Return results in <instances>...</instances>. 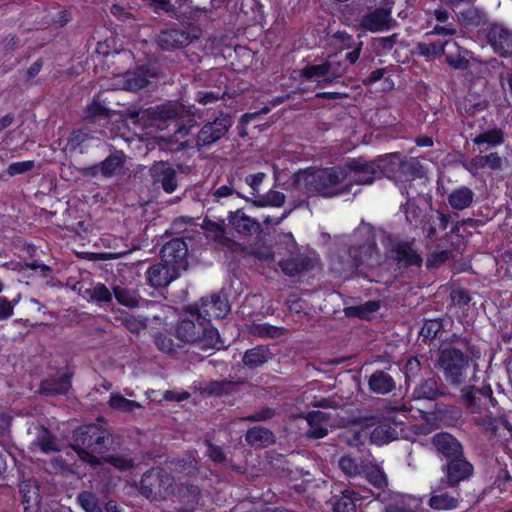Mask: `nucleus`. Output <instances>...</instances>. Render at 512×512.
Wrapping results in <instances>:
<instances>
[{
    "label": "nucleus",
    "mask_w": 512,
    "mask_h": 512,
    "mask_svg": "<svg viewBox=\"0 0 512 512\" xmlns=\"http://www.w3.org/2000/svg\"><path fill=\"white\" fill-rule=\"evenodd\" d=\"M395 0H362L343 14L347 25L377 33L389 31L395 21L392 17Z\"/></svg>",
    "instance_id": "obj_1"
},
{
    "label": "nucleus",
    "mask_w": 512,
    "mask_h": 512,
    "mask_svg": "<svg viewBox=\"0 0 512 512\" xmlns=\"http://www.w3.org/2000/svg\"><path fill=\"white\" fill-rule=\"evenodd\" d=\"M345 181L346 174L342 168H308L294 176L298 190L308 195L319 194L324 197H334L348 192Z\"/></svg>",
    "instance_id": "obj_2"
},
{
    "label": "nucleus",
    "mask_w": 512,
    "mask_h": 512,
    "mask_svg": "<svg viewBox=\"0 0 512 512\" xmlns=\"http://www.w3.org/2000/svg\"><path fill=\"white\" fill-rule=\"evenodd\" d=\"M176 337L182 342L197 343L201 349H225L218 330L204 320L201 313L192 305L178 321L175 328Z\"/></svg>",
    "instance_id": "obj_3"
},
{
    "label": "nucleus",
    "mask_w": 512,
    "mask_h": 512,
    "mask_svg": "<svg viewBox=\"0 0 512 512\" xmlns=\"http://www.w3.org/2000/svg\"><path fill=\"white\" fill-rule=\"evenodd\" d=\"M362 233L367 234L364 244L358 248L352 247L346 259L341 257L331 259L332 271L344 278L351 276L360 267L373 268L382 264V256L376 250L370 228L368 226L360 227L355 231L354 236L356 237Z\"/></svg>",
    "instance_id": "obj_4"
},
{
    "label": "nucleus",
    "mask_w": 512,
    "mask_h": 512,
    "mask_svg": "<svg viewBox=\"0 0 512 512\" xmlns=\"http://www.w3.org/2000/svg\"><path fill=\"white\" fill-rule=\"evenodd\" d=\"M108 437L99 426L90 424L75 432L74 448L79 457L92 465L100 463V455L107 447Z\"/></svg>",
    "instance_id": "obj_5"
},
{
    "label": "nucleus",
    "mask_w": 512,
    "mask_h": 512,
    "mask_svg": "<svg viewBox=\"0 0 512 512\" xmlns=\"http://www.w3.org/2000/svg\"><path fill=\"white\" fill-rule=\"evenodd\" d=\"M387 157H379L373 161H367L363 158L352 159L347 162L346 167L342 168L346 174L345 185H347L348 192L351 191L353 184L357 185H370L381 174L391 172L392 169L388 168Z\"/></svg>",
    "instance_id": "obj_6"
},
{
    "label": "nucleus",
    "mask_w": 512,
    "mask_h": 512,
    "mask_svg": "<svg viewBox=\"0 0 512 512\" xmlns=\"http://www.w3.org/2000/svg\"><path fill=\"white\" fill-rule=\"evenodd\" d=\"M174 479L160 468L147 471L141 479V493L153 500H162L173 493Z\"/></svg>",
    "instance_id": "obj_7"
},
{
    "label": "nucleus",
    "mask_w": 512,
    "mask_h": 512,
    "mask_svg": "<svg viewBox=\"0 0 512 512\" xmlns=\"http://www.w3.org/2000/svg\"><path fill=\"white\" fill-rule=\"evenodd\" d=\"M401 411H407L405 406L396 407L388 405L384 408V413L386 414V416H384L385 422L377 425L373 429L370 435L372 443L377 445H383L397 438L398 433L396 427L399 424H402L403 420L395 416H391L390 414Z\"/></svg>",
    "instance_id": "obj_8"
},
{
    "label": "nucleus",
    "mask_w": 512,
    "mask_h": 512,
    "mask_svg": "<svg viewBox=\"0 0 512 512\" xmlns=\"http://www.w3.org/2000/svg\"><path fill=\"white\" fill-rule=\"evenodd\" d=\"M192 306L209 323H211L212 318H224L231 310L227 295L223 292L202 297L198 304Z\"/></svg>",
    "instance_id": "obj_9"
},
{
    "label": "nucleus",
    "mask_w": 512,
    "mask_h": 512,
    "mask_svg": "<svg viewBox=\"0 0 512 512\" xmlns=\"http://www.w3.org/2000/svg\"><path fill=\"white\" fill-rule=\"evenodd\" d=\"M440 365L446 378L456 385L465 381L470 370L467 354H441Z\"/></svg>",
    "instance_id": "obj_10"
},
{
    "label": "nucleus",
    "mask_w": 512,
    "mask_h": 512,
    "mask_svg": "<svg viewBox=\"0 0 512 512\" xmlns=\"http://www.w3.org/2000/svg\"><path fill=\"white\" fill-rule=\"evenodd\" d=\"M483 33L493 50L500 56L512 55V30L502 24H488Z\"/></svg>",
    "instance_id": "obj_11"
},
{
    "label": "nucleus",
    "mask_w": 512,
    "mask_h": 512,
    "mask_svg": "<svg viewBox=\"0 0 512 512\" xmlns=\"http://www.w3.org/2000/svg\"><path fill=\"white\" fill-rule=\"evenodd\" d=\"M231 125L232 121L228 115H221L213 122L204 125L197 135V147L212 145L227 133Z\"/></svg>",
    "instance_id": "obj_12"
},
{
    "label": "nucleus",
    "mask_w": 512,
    "mask_h": 512,
    "mask_svg": "<svg viewBox=\"0 0 512 512\" xmlns=\"http://www.w3.org/2000/svg\"><path fill=\"white\" fill-rule=\"evenodd\" d=\"M187 253V244L181 238H175L167 242L160 251L162 261L177 271L186 268Z\"/></svg>",
    "instance_id": "obj_13"
},
{
    "label": "nucleus",
    "mask_w": 512,
    "mask_h": 512,
    "mask_svg": "<svg viewBox=\"0 0 512 512\" xmlns=\"http://www.w3.org/2000/svg\"><path fill=\"white\" fill-rule=\"evenodd\" d=\"M156 76V71L150 66H142L136 71H128L122 75H117V85L127 91L136 92L146 87L151 79Z\"/></svg>",
    "instance_id": "obj_14"
},
{
    "label": "nucleus",
    "mask_w": 512,
    "mask_h": 512,
    "mask_svg": "<svg viewBox=\"0 0 512 512\" xmlns=\"http://www.w3.org/2000/svg\"><path fill=\"white\" fill-rule=\"evenodd\" d=\"M446 476L447 485L457 486L461 481L468 480L474 472L473 465L468 462L463 455L452 458L443 467Z\"/></svg>",
    "instance_id": "obj_15"
},
{
    "label": "nucleus",
    "mask_w": 512,
    "mask_h": 512,
    "mask_svg": "<svg viewBox=\"0 0 512 512\" xmlns=\"http://www.w3.org/2000/svg\"><path fill=\"white\" fill-rule=\"evenodd\" d=\"M342 71L334 67L332 61H327L319 65L306 66L302 72L301 77L306 81L316 82L317 86L321 83H330L337 78Z\"/></svg>",
    "instance_id": "obj_16"
},
{
    "label": "nucleus",
    "mask_w": 512,
    "mask_h": 512,
    "mask_svg": "<svg viewBox=\"0 0 512 512\" xmlns=\"http://www.w3.org/2000/svg\"><path fill=\"white\" fill-rule=\"evenodd\" d=\"M155 183H159L166 193H173L178 186L176 170L166 162H157L151 169Z\"/></svg>",
    "instance_id": "obj_17"
},
{
    "label": "nucleus",
    "mask_w": 512,
    "mask_h": 512,
    "mask_svg": "<svg viewBox=\"0 0 512 512\" xmlns=\"http://www.w3.org/2000/svg\"><path fill=\"white\" fill-rule=\"evenodd\" d=\"M432 444L438 454L448 460L461 456L462 446L456 438L449 433H438L432 437Z\"/></svg>",
    "instance_id": "obj_18"
},
{
    "label": "nucleus",
    "mask_w": 512,
    "mask_h": 512,
    "mask_svg": "<svg viewBox=\"0 0 512 512\" xmlns=\"http://www.w3.org/2000/svg\"><path fill=\"white\" fill-rule=\"evenodd\" d=\"M387 259H392L401 265H415L420 266L422 258L420 255L410 246L404 243H391V248L386 255Z\"/></svg>",
    "instance_id": "obj_19"
},
{
    "label": "nucleus",
    "mask_w": 512,
    "mask_h": 512,
    "mask_svg": "<svg viewBox=\"0 0 512 512\" xmlns=\"http://www.w3.org/2000/svg\"><path fill=\"white\" fill-rule=\"evenodd\" d=\"M192 41L190 35L180 29H168L162 31L158 38L157 43L163 50H174L184 45L189 44Z\"/></svg>",
    "instance_id": "obj_20"
},
{
    "label": "nucleus",
    "mask_w": 512,
    "mask_h": 512,
    "mask_svg": "<svg viewBox=\"0 0 512 512\" xmlns=\"http://www.w3.org/2000/svg\"><path fill=\"white\" fill-rule=\"evenodd\" d=\"M309 429L306 435L310 439H320L328 434L330 426L329 415L322 411H312L306 416Z\"/></svg>",
    "instance_id": "obj_21"
},
{
    "label": "nucleus",
    "mask_w": 512,
    "mask_h": 512,
    "mask_svg": "<svg viewBox=\"0 0 512 512\" xmlns=\"http://www.w3.org/2000/svg\"><path fill=\"white\" fill-rule=\"evenodd\" d=\"M178 271L167 265L166 263L155 264L146 272L147 280L153 287L167 286L174 278Z\"/></svg>",
    "instance_id": "obj_22"
},
{
    "label": "nucleus",
    "mask_w": 512,
    "mask_h": 512,
    "mask_svg": "<svg viewBox=\"0 0 512 512\" xmlns=\"http://www.w3.org/2000/svg\"><path fill=\"white\" fill-rule=\"evenodd\" d=\"M459 502V494L453 495L450 492L443 491L438 488H433L430 493L428 505L434 510L447 511L457 508Z\"/></svg>",
    "instance_id": "obj_23"
},
{
    "label": "nucleus",
    "mask_w": 512,
    "mask_h": 512,
    "mask_svg": "<svg viewBox=\"0 0 512 512\" xmlns=\"http://www.w3.org/2000/svg\"><path fill=\"white\" fill-rule=\"evenodd\" d=\"M73 372L66 368L57 379H47L41 384V392L48 396L66 393L71 387Z\"/></svg>",
    "instance_id": "obj_24"
},
{
    "label": "nucleus",
    "mask_w": 512,
    "mask_h": 512,
    "mask_svg": "<svg viewBox=\"0 0 512 512\" xmlns=\"http://www.w3.org/2000/svg\"><path fill=\"white\" fill-rule=\"evenodd\" d=\"M361 475L377 490L370 492L372 496L379 495V492L387 487V476L377 464H365Z\"/></svg>",
    "instance_id": "obj_25"
},
{
    "label": "nucleus",
    "mask_w": 512,
    "mask_h": 512,
    "mask_svg": "<svg viewBox=\"0 0 512 512\" xmlns=\"http://www.w3.org/2000/svg\"><path fill=\"white\" fill-rule=\"evenodd\" d=\"M474 196V192L469 187L460 186L452 190L447 201L452 209L464 210L472 205Z\"/></svg>",
    "instance_id": "obj_26"
},
{
    "label": "nucleus",
    "mask_w": 512,
    "mask_h": 512,
    "mask_svg": "<svg viewBox=\"0 0 512 512\" xmlns=\"http://www.w3.org/2000/svg\"><path fill=\"white\" fill-rule=\"evenodd\" d=\"M412 184L409 186H400V192L407 195L408 200L405 204L401 205V210L405 213L406 220L411 225H417L421 219V210L413 202L414 193L411 192Z\"/></svg>",
    "instance_id": "obj_27"
},
{
    "label": "nucleus",
    "mask_w": 512,
    "mask_h": 512,
    "mask_svg": "<svg viewBox=\"0 0 512 512\" xmlns=\"http://www.w3.org/2000/svg\"><path fill=\"white\" fill-rule=\"evenodd\" d=\"M369 388L377 394H387L395 388V382L389 374L376 371L369 378Z\"/></svg>",
    "instance_id": "obj_28"
},
{
    "label": "nucleus",
    "mask_w": 512,
    "mask_h": 512,
    "mask_svg": "<svg viewBox=\"0 0 512 512\" xmlns=\"http://www.w3.org/2000/svg\"><path fill=\"white\" fill-rule=\"evenodd\" d=\"M368 497V493L362 494L360 492L346 490L335 502L333 508L334 512H354L356 502L362 499H367Z\"/></svg>",
    "instance_id": "obj_29"
},
{
    "label": "nucleus",
    "mask_w": 512,
    "mask_h": 512,
    "mask_svg": "<svg viewBox=\"0 0 512 512\" xmlns=\"http://www.w3.org/2000/svg\"><path fill=\"white\" fill-rule=\"evenodd\" d=\"M456 15L459 23L465 27L477 28L486 25L485 14L476 8L469 7L463 11H456Z\"/></svg>",
    "instance_id": "obj_30"
},
{
    "label": "nucleus",
    "mask_w": 512,
    "mask_h": 512,
    "mask_svg": "<svg viewBox=\"0 0 512 512\" xmlns=\"http://www.w3.org/2000/svg\"><path fill=\"white\" fill-rule=\"evenodd\" d=\"M229 223L239 233H250L257 225L254 219L247 216L243 211L237 210L230 214Z\"/></svg>",
    "instance_id": "obj_31"
},
{
    "label": "nucleus",
    "mask_w": 512,
    "mask_h": 512,
    "mask_svg": "<svg viewBox=\"0 0 512 512\" xmlns=\"http://www.w3.org/2000/svg\"><path fill=\"white\" fill-rule=\"evenodd\" d=\"M31 445L33 448H39L44 453H50L58 450L55 438L45 428L38 430L37 436Z\"/></svg>",
    "instance_id": "obj_32"
},
{
    "label": "nucleus",
    "mask_w": 512,
    "mask_h": 512,
    "mask_svg": "<svg viewBox=\"0 0 512 512\" xmlns=\"http://www.w3.org/2000/svg\"><path fill=\"white\" fill-rule=\"evenodd\" d=\"M19 491L23 497L22 502L25 505V509L38 504L39 490L33 481H22L19 485Z\"/></svg>",
    "instance_id": "obj_33"
},
{
    "label": "nucleus",
    "mask_w": 512,
    "mask_h": 512,
    "mask_svg": "<svg viewBox=\"0 0 512 512\" xmlns=\"http://www.w3.org/2000/svg\"><path fill=\"white\" fill-rule=\"evenodd\" d=\"M147 113L155 121H165L176 118L178 109L175 104L168 103L151 107L147 110Z\"/></svg>",
    "instance_id": "obj_34"
},
{
    "label": "nucleus",
    "mask_w": 512,
    "mask_h": 512,
    "mask_svg": "<svg viewBox=\"0 0 512 512\" xmlns=\"http://www.w3.org/2000/svg\"><path fill=\"white\" fill-rule=\"evenodd\" d=\"M380 308L377 301H368L359 306H351L345 309V314L349 317H358L368 319L373 313Z\"/></svg>",
    "instance_id": "obj_35"
},
{
    "label": "nucleus",
    "mask_w": 512,
    "mask_h": 512,
    "mask_svg": "<svg viewBox=\"0 0 512 512\" xmlns=\"http://www.w3.org/2000/svg\"><path fill=\"white\" fill-rule=\"evenodd\" d=\"M246 441L252 445H268L274 440L273 434L268 429L263 427H253L246 433Z\"/></svg>",
    "instance_id": "obj_36"
},
{
    "label": "nucleus",
    "mask_w": 512,
    "mask_h": 512,
    "mask_svg": "<svg viewBox=\"0 0 512 512\" xmlns=\"http://www.w3.org/2000/svg\"><path fill=\"white\" fill-rule=\"evenodd\" d=\"M473 142L477 145L499 146L504 142V134L500 129H491L478 135Z\"/></svg>",
    "instance_id": "obj_37"
},
{
    "label": "nucleus",
    "mask_w": 512,
    "mask_h": 512,
    "mask_svg": "<svg viewBox=\"0 0 512 512\" xmlns=\"http://www.w3.org/2000/svg\"><path fill=\"white\" fill-rule=\"evenodd\" d=\"M282 271L288 276H295L308 268V264L302 257L291 258L279 262Z\"/></svg>",
    "instance_id": "obj_38"
},
{
    "label": "nucleus",
    "mask_w": 512,
    "mask_h": 512,
    "mask_svg": "<svg viewBox=\"0 0 512 512\" xmlns=\"http://www.w3.org/2000/svg\"><path fill=\"white\" fill-rule=\"evenodd\" d=\"M413 394L417 399H434L438 394L436 381L432 378L422 381Z\"/></svg>",
    "instance_id": "obj_39"
},
{
    "label": "nucleus",
    "mask_w": 512,
    "mask_h": 512,
    "mask_svg": "<svg viewBox=\"0 0 512 512\" xmlns=\"http://www.w3.org/2000/svg\"><path fill=\"white\" fill-rule=\"evenodd\" d=\"M447 44H449V41L419 43L417 49L419 54L426 58L437 57L444 53V48Z\"/></svg>",
    "instance_id": "obj_40"
},
{
    "label": "nucleus",
    "mask_w": 512,
    "mask_h": 512,
    "mask_svg": "<svg viewBox=\"0 0 512 512\" xmlns=\"http://www.w3.org/2000/svg\"><path fill=\"white\" fill-rule=\"evenodd\" d=\"M363 466L355 458L348 455L342 456L339 459V468L348 477L361 475Z\"/></svg>",
    "instance_id": "obj_41"
},
{
    "label": "nucleus",
    "mask_w": 512,
    "mask_h": 512,
    "mask_svg": "<svg viewBox=\"0 0 512 512\" xmlns=\"http://www.w3.org/2000/svg\"><path fill=\"white\" fill-rule=\"evenodd\" d=\"M78 502L86 512H103L101 503L91 492H81L78 495Z\"/></svg>",
    "instance_id": "obj_42"
},
{
    "label": "nucleus",
    "mask_w": 512,
    "mask_h": 512,
    "mask_svg": "<svg viewBox=\"0 0 512 512\" xmlns=\"http://www.w3.org/2000/svg\"><path fill=\"white\" fill-rule=\"evenodd\" d=\"M121 324L124 325L130 332L139 333L147 326L146 318L125 314L120 318Z\"/></svg>",
    "instance_id": "obj_43"
},
{
    "label": "nucleus",
    "mask_w": 512,
    "mask_h": 512,
    "mask_svg": "<svg viewBox=\"0 0 512 512\" xmlns=\"http://www.w3.org/2000/svg\"><path fill=\"white\" fill-rule=\"evenodd\" d=\"M122 164L121 156L112 155L100 163L99 170L105 176H112L121 169Z\"/></svg>",
    "instance_id": "obj_44"
},
{
    "label": "nucleus",
    "mask_w": 512,
    "mask_h": 512,
    "mask_svg": "<svg viewBox=\"0 0 512 512\" xmlns=\"http://www.w3.org/2000/svg\"><path fill=\"white\" fill-rule=\"evenodd\" d=\"M113 292L116 300L120 304L127 307H135L138 305L137 295L133 291L117 286L114 287Z\"/></svg>",
    "instance_id": "obj_45"
},
{
    "label": "nucleus",
    "mask_w": 512,
    "mask_h": 512,
    "mask_svg": "<svg viewBox=\"0 0 512 512\" xmlns=\"http://www.w3.org/2000/svg\"><path fill=\"white\" fill-rule=\"evenodd\" d=\"M109 403L112 408L120 411H132L134 408L140 407L138 402L128 400L120 394H112Z\"/></svg>",
    "instance_id": "obj_46"
},
{
    "label": "nucleus",
    "mask_w": 512,
    "mask_h": 512,
    "mask_svg": "<svg viewBox=\"0 0 512 512\" xmlns=\"http://www.w3.org/2000/svg\"><path fill=\"white\" fill-rule=\"evenodd\" d=\"M228 184L218 187L213 193L212 198L216 202H220L223 198H228L235 193V176L230 174L227 176Z\"/></svg>",
    "instance_id": "obj_47"
},
{
    "label": "nucleus",
    "mask_w": 512,
    "mask_h": 512,
    "mask_svg": "<svg viewBox=\"0 0 512 512\" xmlns=\"http://www.w3.org/2000/svg\"><path fill=\"white\" fill-rule=\"evenodd\" d=\"M262 303V297L257 294L247 296L244 303L240 307V313L244 317H250L256 313L252 308H258Z\"/></svg>",
    "instance_id": "obj_48"
},
{
    "label": "nucleus",
    "mask_w": 512,
    "mask_h": 512,
    "mask_svg": "<svg viewBox=\"0 0 512 512\" xmlns=\"http://www.w3.org/2000/svg\"><path fill=\"white\" fill-rule=\"evenodd\" d=\"M285 201V196L282 192L270 190L262 199L257 200L255 203L258 206H281Z\"/></svg>",
    "instance_id": "obj_49"
},
{
    "label": "nucleus",
    "mask_w": 512,
    "mask_h": 512,
    "mask_svg": "<svg viewBox=\"0 0 512 512\" xmlns=\"http://www.w3.org/2000/svg\"><path fill=\"white\" fill-rule=\"evenodd\" d=\"M92 300L99 303H107L112 299V293L104 284H96L91 291Z\"/></svg>",
    "instance_id": "obj_50"
},
{
    "label": "nucleus",
    "mask_w": 512,
    "mask_h": 512,
    "mask_svg": "<svg viewBox=\"0 0 512 512\" xmlns=\"http://www.w3.org/2000/svg\"><path fill=\"white\" fill-rule=\"evenodd\" d=\"M254 331L260 336L270 338H278L284 334V329L267 323L257 325Z\"/></svg>",
    "instance_id": "obj_51"
},
{
    "label": "nucleus",
    "mask_w": 512,
    "mask_h": 512,
    "mask_svg": "<svg viewBox=\"0 0 512 512\" xmlns=\"http://www.w3.org/2000/svg\"><path fill=\"white\" fill-rule=\"evenodd\" d=\"M33 167H34V161H31V160L13 162L8 166L7 173L10 176H16V175L23 174L25 172L32 170Z\"/></svg>",
    "instance_id": "obj_52"
},
{
    "label": "nucleus",
    "mask_w": 512,
    "mask_h": 512,
    "mask_svg": "<svg viewBox=\"0 0 512 512\" xmlns=\"http://www.w3.org/2000/svg\"><path fill=\"white\" fill-rule=\"evenodd\" d=\"M441 328V322L436 319L426 320L421 328L420 334L425 338H434Z\"/></svg>",
    "instance_id": "obj_53"
},
{
    "label": "nucleus",
    "mask_w": 512,
    "mask_h": 512,
    "mask_svg": "<svg viewBox=\"0 0 512 512\" xmlns=\"http://www.w3.org/2000/svg\"><path fill=\"white\" fill-rule=\"evenodd\" d=\"M332 44L338 46L340 49L351 48L353 38L351 35L344 31H338L332 36Z\"/></svg>",
    "instance_id": "obj_54"
},
{
    "label": "nucleus",
    "mask_w": 512,
    "mask_h": 512,
    "mask_svg": "<svg viewBox=\"0 0 512 512\" xmlns=\"http://www.w3.org/2000/svg\"><path fill=\"white\" fill-rule=\"evenodd\" d=\"M107 461L120 471H125L133 466L132 459L126 456H110Z\"/></svg>",
    "instance_id": "obj_55"
},
{
    "label": "nucleus",
    "mask_w": 512,
    "mask_h": 512,
    "mask_svg": "<svg viewBox=\"0 0 512 512\" xmlns=\"http://www.w3.org/2000/svg\"><path fill=\"white\" fill-rule=\"evenodd\" d=\"M225 92H202L200 91L197 95V101L203 105L214 103L221 99Z\"/></svg>",
    "instance_id": "obj_56"
},
{
    "label": "nucleus",
    "mask_w": 512,
    "mask_h": 512,
    "mask_svg": "<svg viewBox=\"0 0 512 512\" xmlns=\"http://www.w3.org/2000/svg\"><path fill=\"white\" fill-rule=\"evenodd\" d=\"M484 163L485 167H488L491 170H500L502 168V158L498 155V153H490L484 155Z\"/></svg>",
    "instance_id": "obj_57"
},
{
    "label": "nucleus",
    "mask_w": 512,
    "mask_h": 512,
    "mask_svg": "<svg viewBox=\"0 0 512 512\" xmlns=\"http://www.w3.org/2000/svg\"><path fill=\"white\" fill-rule=\"evenodd\" d=\"M16 302H10L4 297H0V320L8 319L13 314Z\"/></svg>",
    "instance_id": "obj_58"
},
{
    "label": "nucleus",
    "mask_w": 512,
    "mask_h": 512,
    "mask_svg": "<svg viewBox=\"0 0 512 512\" xmlns=\"http://www.w3.org/2000/svg\"><path fill=\"white\" fill-rule=\"evenodd\" d=\"M464 167L471 174L475 175L480 169L485 168L484 157L476 156L464 164Z\"/></svg>",
    "instance_id": "obj_59"
},
{
    "label": "nucleus",
    "mask_w": 512,
    "mask_h": 512,
    "mask_svg": "<svg viewBox=\"0 0 512 512\" xmlns=\"http://www.w3.org/2000/svg\"><path fill=\"white\" fill-rule=\"evenodd\" d=\"M448 64L455 69H466L468 67V61L461 56L458 55H447Z\"/></svg>",
    "instance_id": "obj_60"
},
{
    "label": "nucleus",
    "mask_w": 512,
    "mask_h": 512,
    "mask_svg": "<svg viewBox=\"0 0 512 512\" xmlns=\"http://www.w3.org/2000/svg\"><path fill=\"white\" fill-rule=\"evenodd\" d=\"M207 455L208 457L217 463H220L224 460V454L220 447L214 446L210 443L207 444Z\"/></svg>",
    "instance_id": "obj_61"
},
{
    "label": "nucleus",
    "mask_w": 512,
    "mask_h": 512,
    "mask_svg": "<svg viewBox=\"0 0 512 512\" xmlns=\"http://www.w3.org/2000/svg\"><path fill=\"white\" fill-rule=\"evenodd\" d=\"M265 354H244L243 355V362L245 365L248 366H257L259 364H262L266 362Z\"/></svg>",
    "instance_id": "obj_62"
},
{
    "label": "nucleus",
    "mask_w": 512,
    "mask_h": 512,
    "mask_svg": "<svg viewBox=\"0 0 512 512\" xmlns=\"http://www.w3.org/2000/svg\"><path fill=\"white\" fill-rule=\"evenodd\" d=\"M110 12L113 16L124 22L131 18L130 12L118 4L112 5Z\"/></svg>",
    "instance_id": "obj_63"
},
{
    "label": "nucleus",
    "mask_w": 512,
    "mask_h": 512,
    "mask_svg": "<svg viewBox=\"0 0 512 512\" xmlns=\"http://www.w3.org/2000/svg\"><path fill=\"white\" fill-rule=\"evenodd\" d=\"M265 174L262 172L252 174L246 177V183L252 188L253 191H257L260 184L263 182Z\"/></svg>",
    "instance_id": "obj_64"
}]
</instances>
